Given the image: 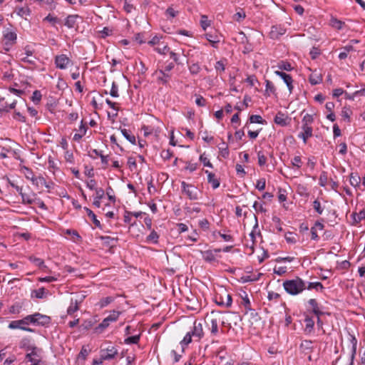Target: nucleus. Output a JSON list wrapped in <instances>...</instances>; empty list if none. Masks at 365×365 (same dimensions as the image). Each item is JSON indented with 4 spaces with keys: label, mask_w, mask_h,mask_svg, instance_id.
I'll use <instances>...</instances> for the list:
<instances>
[{
    "label": "nucleus",
    "mask_w": 365,
    "mask_h": 365,
    "mask_svg": "<svg viewBox=\"0 0 365 365\" xmlns=\"http://www.w3.org/2000/svg\"><path fill=\"white\" fill-rule=\"evenodd\" d=\"M49 322L50 317L40 313H35L31 315H28L22 319L11 322L9 324V328L11 329H20L32 332L34 331L32 329L26 327L24 325H29L30 324L45 325Z\"/></svg>",
    "instance_id": "nucleus-1"
},
{
    "label": "nucleus",
    "mask_w": 365,
    "mask_h": 365,
    "mask_svg": "<svg viewBox=\"0 0 365 365\" xmlns=\"http://www.w3.org/2000/svg\"><path fill=\"white\" fill-rule=\"evenodd\" d=\"M283 287L290 295H297L306 289V282L299 277L284 281Z\"/></svg>",
    "instance_id": "nucleus-2"
},
{
    "label": "nucleus",
    "mask_w": 365,
    "mask_h": 365,
    "mask_svg": "<svg viewBox=\"0 0 365 365\" xmlns=\"http://www.w3.org/2000/svg\"><path fill=\"white\" fill-rule=\"evenodd\" d=\"M203 335L204 332L202 323L195 321L192 330L186 334L181 343L185 345H187L192 341V336L196 337L197 340H200Z\"/></svg>",
    "instance_id": "nucleus-3"
},
{
    "label": "nucleus",
    "mask_w": 365,
    "mask_h": 365,
    "mask_svg": "<svg viewBox=\"0 0 365 365\" xmlns=\"http://www.w3.org/2000/svg\"><path fill=\"white\" fill-rule=\"evenodd\" d=\"M120 314L119 312L113 311L95 328V331L98 334L102 333L111 322H115L118 319Z\"/></svg>",
    "instance_id": "nucleus-4"
},
{
    "label": "nucleus",
    "mask_w": 365,
    "mask_h": 365,
    "mask_svg": "<svg viewBox=\"0 0 365 365\" xmlns=\"http://www.w3.org/2000/svg\"><path fill=\"white\" fill-rule=\"evenodd\" d=\"M3 38L6 46L5 50L9 51L11 46L16 43L17 35L15 31L6 29L4 32Z\"/></svg>",
    "instance_id": "nucleus-5"
},
{
    "label": "nucleus",
    "mask_w": 365,
    "mask_h": 365,
    "mask_svg": "<svg viewBox=\"0 0 365 365\" xmlns=\"http://www.w3.org/2000/svg\"><path fill=\"white\" fill-rule=\"evenodd\" d=\"M182 192L185 193L190 200H195L197 199V188L182 181L181 182Z\"/></svg>",
    "instance_id": "nucleus-6"
},
{
    "label": "nucleus",
    "mask_w": 365,
    "mask_h": 365,
    "mask_svg": "<svg viewBox=\"0 0 365 365\" xmlns=\"http://www.w3.org/2000/svg\"><path fill=\"white\" fill-rule=\"evenodd\" d=\"M101 360H110L114 359L118 354V349L113 345H109L100 351Z\"/></svg>",
    "instance_id": "nucleus-7"
},
{
    "label": "nucleus",
    "mask_w": 365,
    "mask_h": 365,
    "mask_svg": "<svg viewBox=\"0 0 365 365\" xmlns=\"http://www.w3.org/2000/svg\"><path fill=\"white\" fill-rule=\"evenodd\" d=\"M41 349L36 347V350H31L26 354V359L30 361L32 365H39L41 362L40 354Z\"/></svg>",
    "instance_id": "nucleus-8"
},
{
    "label": "nucleus",
    "mask_w": 365,
    "mask_h": 365,
    "mask_svg": "<svg viewBox=\"0 0 365 365\" xmlns=\"http://www.w3.org/2000/svg\"><path fill=\"white\" fill-rule=\"evenodd\" d=\"M71 63V59L66 54L58 55L55 57L56 66L59 69H66Z\"/></svg>",
    "instance_id": "nucleus-9"
},
{
    "label": "nucleus",
    "mask_w": 365,
    "mask_h": 365,
    "mask_svg": "<svg viewBox=\"0 0 365 365\" xmlns=\"http://www.w3.org/2000/svg\"><path fill=\"white\" fill-rule=\"evenodd\" d=\"M274 73L282 78V79L284 81L285 84L287 85L288 90L289 91V93H292L294 86H293V79L292 77L283 71H275Z\"/></svg>",
    "instance_id": "nucleus-10"
},
{
    "label": "nucleus",
    "mask_w": 365,
    "mask_h": 365,
    "mask_svg": "<svg viewBox=\"0 0 365 365\" xmlns=\"http://www.w3.org/2000/svg\"><path fill=\"white\" fill-rule=\"evenodd\" d=\"M287 29L281 25L272 26L269 32L270 38L277 39L282 35L285 34Z\"/></svg>",
    "instance_id": "nucleus-11"
},
{
    "label": "nucleus",
    "mask_w": 365,
    "mask_h": 365,
    "mask_svg": "<svg viewBox=\"0 0 365 365\" xmlns=\"http://www.w3.org/2000/svg\"><path fill=\"white\" fill-rule=\"evenodd\" d=\"M205 36L212 47H218V43L220 42V36L216 31L207 33Z\"/></svg>",
    "instance_id": "nucleus-12"
},
{
    "label": "nucleus",
    "mask_w": 365,
    "mask_h": 365,
    "mask_svg": "<svg viewBox=\"0 0 365 365\" xmlns=\"http://www.w3.org/2000/svg\"><path fill=\"white\" fill-rule=\"evenodd\" d=\"M19 346L21 349L26 350L27 352L31 350H36L37 347L34 343H32L31 339L29 337L22 339L19 343Z\"/></svg>",
    "instance_id": "nucleus-13"
},
{
    "label": "nucleus",
    "mask_w": 365,
    "mask_h": 365,
    "mask_svg": "<svg viewBox=\"0 0 365 365\" xmlns=\"http://www.w3.org/2000/svg\"><path fill=\"white\" fill-rule=\"evenodd\" d=\"M226 300H224L222 295L217 296L215 298V302L220 306H225L230 307L232 305V299L230 294H225Z\"/></svg>",
    "instance_id": "nucleus-14"
},
{
    "label": "nucleus",
    "mask_w": 365,
    "mask_h": 365,
    "mask_svg": "<svg viewBox=\"0 0 365 365\" xmlns=\"http://www.w3.org/2000/svg\"><path fill=\"white\" fill-rule=\"evenodd\" d=\"M20 171L22 174L24 175L26 179L31 180L34 184L35 183L36 177L31 169L25 165H21Z\"/></svg>",
    "instance_id": "nucleus-15"
},
{
    "label": "nucleus",
    "mask_w": 365,
    "mask_h": 365,
    "mask_svg": "<svg viewBox=\"0 0 365 365\" xmlns=\"http://www.w3.org/2000/svg\"><path fill=\"white\" fill-rule=\"evenodd\" d=\"M308 304L311 307L312 312L316 316L323 315L324 314V312L321 309V306L319 304V303L317 302V299H310L308 301Z\"/></svg>",
    "instance_id": "nucleus-16"
},
{
    "label": "nucleus",
    "mask_w": 365,
    "mask_h": 365,
    "mask_svg": "<svg viewBox=\"0 0 365 365\" xmlns=\"http://www.w3.org/2000/svg\"><path fill=\"white\" fill-rule=\"evenodd\" d=\"M155 73L159 74L157 78L158 82L163 85H166L170 79V75L163 69L155 71Z\"/></svg>",
    "instance_id": "nucleus-17"
},
{
    "label": "nucleus",
    "mask_w": 365,
    "mask_h": 365,
    "mask_svg": "<svg viewBox=\"0 0 365 365\" xmlns=\"http://www.w3.org/2000/svg\"><path fill=\"white\" fill-rule=\"evenodd\" d=\"M303 132L299 134V138H302L304 143H307V140L312 136V128L311 126H307V125H302Z\"/></svg>",
    "instance_id": "nucleus-18"
},
{
    "label": "nucleus",
    "mask_w": 365,
    "mask_h": 365,
    "mask_svg": "<svg viewBox=\"0 0 365 365\" xmlns=\"http://www.w3.org/2000/svg\"><path fill=\"white\" fill-rule=\"evenodd\" d=\"M218 321L219 320L217 318V317L215 316L214 312H212L211 316H210V324H211L210 331H211V334L214 336L217 335L218 333Z\"/></svg>",
    "instance_id": "nucleus-19"
},
{
    "label": "nucleus",
    "mask_w": 365,
    "mask_h": 365,
    "mask_svg": "<svg viewBox=\"0 0 365 365\" xmlns=\"http://www.w3.org/2000/svg\"><path fill=\"white\" fill-rule=\"evenodd\" d=\"M309 81L312 85L319 84L322 81V76L319 72L314 71L309 76Z\"/></svg>",
    "instance_id": "nucleus-20"
},
{
    "label": "nucleus",
    "mask_w": 365,
    "mask_h": 365,
    "mask_svg": "<svg viewBox=\"0 0 365 365\" xmlns=\"http://www.w3.org/2000/svg\"><path fill=\"white\" fill-rule=\"evenodd\" d=\"M205 173L207 175V182L211 184L213 189H217L220 187V181L215 177V175L208 170H205Z\"/></svg>",
    "instance_id": "nucleus-21"
},
{
    "label": "nucleus",
    "mask_w": 365,
    "mask_h": 365,
    "mask_svg": "<svg viewBox=\"0 0 365 365\" xmlns=\"http://www.w3.org/2000/svg\"><path fill=\"white\" fill-rule=\"evenodd\" d=\"M287 120L288 118L282 112H278L274 119V123L281 126L287 125Z\"/></svg>",
    "instance_id": "nucleus-22"
},
{
    "label": "nucleus",
    "mask_w": 365,
    "mask_h": 365,
    "mask_svg": "<svg viewBox=\"0 0 365 365\" xmlns=\"http://www.w3.org/2000/svg\"><path fill=\"white\" fill-rule=\"evenodd\" d=\"M79 16L78 15H69L65 19V26L69 29H73L76 25L77 19Z\"/></svg>",
    "instance_id": "nucleus-23"
},
{
    "label": "nucleus",
    "mask_w": 365,
    "mask_h": 365,
    "mask_svg": "<svg viewBox=\"0 0 365 365\" xmlns=\"http://www.w3.org/2000/svg\"><path fill=\"white\" fill-rule=\"evenodd\" d=\"M351 347L350 349V365L354 364V359L356 353L357 341L355 337L351 338Z\"/></svg>",
    "instance_id": "nucleus-24"
},
{
    "label": "nucleus",
    "mask_w": 365,
    "mask_h": 365,
    "mask_svg": "<svg viewBox=\"0 0 365 365\" xmlns=\"http://www.w3.org/2000/svg\"><path fill=\"white\" fill-rule=\"evenodd\" d=\"M120 132L122 135L132 144L135 145L136 143L135 137L130 133V131L126 130L125 128H121Z\"/></svg>",
    "instance_id": "nucleus-25"
},
{
    "label": "nucleus",
    "mask_w": 365,
    "mask_h": 365,
    "mask_svg": "<svg viewBox=\"0 0 365 365\" xmlns=\"http://www.w3.org/2000/svg\"><path fill=\"white\" fill-rule=\"evenodd\" d=\"M150 233L146 237V242L153 244H158L159 240V235L154 230H150Z\"/></svg>",
    "instance_id": "nucleus-26"
},
{
    "label": "nucleus",
    "mask_w": 365,
    "mask_h": 365,
    "mask_svg": "<svg viewBox=\"0 0 365 365\" xmlns=\"http://www.w3.org/2000/svg\"><path fill=\"white\" fill-rule=\"evenodd\" d=\"M304 322H305V329H304L305 332L311 333L314 328V320L312 319V318L307 316L304 319Z\"/></svg>",
    "instance_id": "nucleus-27"
},
{
    "label": "nucleus",
    "mask_w": 365,
    "mask_h": 365,
    "mask_svg": "<svg viewBox=\"0 0 365 365\" xmlns=\"http://www.w3.org/2000/svg\"><path fill=\"white\" fill-rule=\"evenodd\" d=\"M342 49L343 51L339 54V58L341 60L345 59L348 56L349 53L354 51V47L352 45H346Z\"/></svg>",
    "instance_id": "nucleus-28"
},
{
    "label": "nucleus",
    "mask_w": 365,
    "mask_h": 365,
    "mask_svg": "<svg viewBox=\"0 0 365 365\" xmlns=\"http://www.w3.org/2000/svg\"><path fill=\"white\" fill-rule=\"evenodd\" d=\"M241 304L246 309V312H247L248 311L252 310L251 302H250L249 297H248V295H247V294L246 292H244V296H242Z\"/></svg>",
    "instance_id": "nucleus-29"
},
{
    "label": "nucleus",
    "mask_w": 365,
    "mask_h": 365,
    "mask_svg": "<svg viewBox=\"0 0 365 365\" xmlns=\"http://www.w3.org/2000/svg\"><path fill=\"white\" fill-rule=\"evenodd\" d=\"M202 258L208 262H214L216 259L215 255L211 250H207L202 252Z\"/></svg>",
    "instance_id": "nucleus-30"
},
{
    "label": "nucleus",
    "mask_w": 365,
    "mask_h": 365,
    "mask_svg": "<svg viewBox=\"0 0 365 365\" xmlns=\"http://www.w3.org/2000/svg\"><path fill=\"white\" fill-rule=\"evenodd\" d=\"M300 349L303 351H308L309 352H312L313 347H312V341L311 340H304L302 341L300 344Z\"/></svg>",
    "instance_id": "nucleus-31"
},
{
    "label": "nucleus",
    "mask_w": 365,
    "mask_h": 365,
    "mask_svg": "<svg viewBox=\"0 0 365 365\" xmlns=\"http://www.w3.org/2000/svg\"><path fill=\"white\" fill-rule=\"evenodd\" d=\"M178 14L179 11L175 10L174 8L172 6L168 7L165 12V16L169 20L176 17L178 15Z\"/></svg>",
    "instance_id": "nucleus-32"
},
{
    "label": "nucleus",
    "mask_w": 365,
    "mask_h": 365,
    "mask_svg": "<svg viewBox=\"0 0 365 365\" xmlns=\"http://www.w3.org/2000/svg\"><path fill=\"white\" fill-rule=\"evenodd\" d=\"M88 215L91 218L93 224L97 227H101V224L100 222V221L96 218V215L93 213V212L86 207L85 208Z\"/></svg>",
    "instance_id": "nucleus-33"
},
{
    "label": "nucleus",
    "mask_w": 365,
    "mask_h": 365,
    "mask_svg": "<svg viewBox=\"0 0 365 365\" xmlns=\"http://www.w3.org/2000/svg\"><path fill=\"white\" fill-rule=\"evenodd\" d=\"M89 353L90 349L88 348V346H83L81 349V351L78 355V359L85 361L87 356H88Z\"/></svg>",
    "instance_id": "nucleus-34"
},
{
    "label": "nucleus",
    "mask_w": 365,
    "mask_h": 365,
    "mask_svg": "<svg viewBox=\"0 0 365 365\" xmlns=\"http://www.w3.org/2000/svg\"><path fill=\"white\" fill-rule=\"evenodd\" d=\"M266 89L265 95L269 96L270 94H273L275 92V87L274 84L269 80H266Z\"/></svg>",
    "instance_id": "nucleus-35"
},
{
    "label": "nucleus",
    "mask_w": 365,
    "mask_h": 365,
    "mask_svg": "<svg viewBox=\"0 0 365 365\" xmlns=\"http://www.w3.org/2000/svg\"><path fill=\"white\" fill-rule=\"evenodd\" d=\"M114 301V297H106L101 299V300L98 302V305L101 308H103L108 304H110L111 302Z\"/></svg>",
    "instance_id": "nucleus-36"
},
{
    "label": "nucleus",
    "mask_w": 365,
    "mask_h": 365,
    "mask_svg": "<svg viewBox=\"0 0 365 365\" xmlns=\"http://www.w3.org/2000/svg\"><path fill=\"white\" fill-rule=\"evenodd\" d=\"M29 259L40 268H46V266L44 264L43 260L41 259V258L31 256V257H29Z\"/></svg>",
    "instance_id": "nucleus-37"
},
{
    "label": "nucleus",
    "mask_w": 365,
    "mask_h": 365,
    "mask_svg": "<svg viewBox=\"0 0 365 365\" xmlns=\"http://www.w3.org/2000/svg\"><path fill=\"white\" fill-rule=\"evenodd\" d=\"M324 288L322 284L319 282H309L307 284H306V289H322Z\"/></svg>",
    "instance_id": "nucleus-38"
},
{
    "label": "nucleus",
    "mask_w": 365,
    "mask_h": 365,
    "mask_svg": "<svg viewBox=\"0 0 365 365\" xmlns=\"http://www.w3.org/2000/svg\"><path fill=\"white\" fill-rule=\"evenodd\" d=\"M140 340V335H135L132 336H128L124 340V343L126 344H137L139 342Z\"/></svg>",
    "instance_id": "nucleus-39"
},
{
    "label": "nucleus",
    "mask_w": 365,
    "mask_h": 365,
    "mask_svg": "<svg viewBox=\"0 0 365 365\" xmlns=\"http://www.w3.org/2000/svg\"><path fill=\"white\" fill-rule=\"evenodd\" d=\"M349 182L352 186L356 187L359 185L360 182V177L357 174L351 173L350 175Z\"/></svg>",
    "instance_id": "nucleus-40"
},
{
    "label": "nucleus",
    "mask_w": 365,
    "mask_h": 365,
    "mask_svg": "<svg viewBox=\"0 0 365 365\" xmlns=\"http://www.w3.org/2000/svg\"><path fill=\"white\" fill-rule=\"evenodd\" d=\"M258 164L260 167L264 166L267 163V157L262 151L257 152Z\"/></svg>",
    "instance_id": "nucleus-41"
},
{
    "label": "nucleus",
    "mask_w": 365,
    "mask_h": 365,
    "mask_svg": "<svg viewBox=\"0 0 365 365\" xmlns=\"http://www.w3.org/2000/svg\"><path fill=\"white\" fill-rule=\"evenodd\" d=\"M200 25L203 30H206V29L210 26V21L208 20V18L207 16L202 15L201 16Z\"/></svg>",
    "instance_id": "nucleus-42"
},
{
    "label": "nucleus",
    "mask_w": 365,
    "mask_h": 365,
    "mask_svg": "<svg viewBox=\"0 0 365 365\" xmlns=\"http://www.w3.org/2000/svg\"><path fill=\"white\" fill-rule=\"evenodd\" d=\"M78 309V305L77 300L75 301V302H71L70 306L68 307L67 309V313L70 315L73 314L74 312H76Z\"/></svg>",
    "instance_id": "nucleus-43"
},
{
    "label": "nucleus",
    "mask_w": 365,
    "mask_h": 365,
    "mask_svg": "<svg viewBox=\"0 0 365 365\" xmlns=\"http://www.w3.org/2000/svg\"><path fill=\"white\" fill-rule=\"evenodd\" d=\"M278 68L281 70H284L287 71H292L293 69L291 64L286 61H281L280 63H279Z\"/></svg>",
    "instance_id": "nucleus-44"
},
{
    "label": "nucleus",
    "mask_w": 365,
    "mask_h": 365,
    "mask_svg": "<svg viewBox=\"0 0 365 365\" xmlns=\"http://www.w3.org/2000/svg\"><path fill=\"white\" fill-rule=\"evenodd\" d=\"M245 12L242 9H241L240 11H237L236 14H234L233 19L236 21L240 22L245 18Z\"/></svg>",
    "instance_id": "nucleus-45"
},
{
    "label": "nucleus",
    "mask_w": 365,
    "mask_h": 365,
    "mask_svg": "<svg viewBox=\"0 0 365 365\" xmlns=\"http://www.w3.org/2000/svg\"><path fill=\"white\" fill-rule=\"evenodd\" d=\"M0 150V158L2 159L6 158L9 153H13L14 154L16 153L15 151L12 150L11 148H6L5 147L1 148Z\"/></svg>",
    "instance_id": "nucleus-46"
},
{
    "label": "nucleus",
    "mask_w": 365,
    "mask_h": 365,
    "mask_svg": "<svg viewBox=\"0 0 365 365\" xmlns=\"http://www.w3.org/2000/svg\"><path fill=\"white\" fill-rule=\"evenodd\" d=\"M249 120L251 123H259V124H263V121H264L262 120V118L259 115H252L250 117Z\"/></svg>",
    "instance_id": "nucleus-47"
},
{
    "label": "nucleus",
    "mask_w": 365,
    "mask_h": 365,
    "mask_svg": "<svg viewBox=\"0 0 365 365\" xmlns=\"http://www.w3.org/2000/svg\"><path fill=\"white\" fill-rule=\"evenodd\" d=\"M189 71L191 74L196 75L200 71V66L198 63H192L189 66Z\"/></svg>",
    "instance_id": "nucleus-48"
},
{
    "label": "nucleus",
    "mask_w": 365,
    "mask_h": 365,
    "mask_svg": "<svg viewBox=\"0 0 365 365\" xmlns=\"http://www.w3.org/2000/svg\"><path fill=\"white\" fill-rule=\"evenodd\" d=\"M313 208L319 215H322L324 211V209L322 207L321 203L318 200H315L313 202Z\"/></svg>",
    "instance_id": "nucleus-49"
},
{
    "label": "nucleus",
    "mask_w": 365,
    "mask_h": 365,
    "mask_svg": "<svg viewBox=\"0 0 365 365\" xmlns=\"http://www.w3.org/2000/svg\"><path fill=\"white\" fill-rule=\"evenodd\" d=\"M41 97H42V96H41V92L39 91L36 90V91H34L32 96H31V100L35 103H38L41 99Z\"/></svg>",
    "instance_id": "nucleus-50"
},
{
    "label": "nucleus",
    "mask_w": 365,
    "mask_h": 365,
    "mask_svg": "<svg viewBox=\"0 0 365 365\" xmlns=\"http://www.w3.org/2000/svg\"><path fill=\"white\" fill-rule=\"evenodd\" d=\"M22 198V202L26 205H31L34 202V199L31 198L29 195L22 192V195H20Z\"/></svg>",
    "instance_id": "nucleus-51"
},
{
    "label": "nucleus",
    "mask_w": 365,
    "mask_h": 365,
    "mask_svg": "<svg viewBox=\"0 0 365 365\" xmlns=\"http://www.w3.org/2000/svg\"><path fill=\"white\" fill-rule=\"evenodd\" d=\"M142 130L143 131L145 136H148L149 135L152 134L154 131L157 133V130H155L153 127L148 125H143L142 127Z\"/></svg>",
    "instance_id": "nucleus-52"
},
{
    "label": "nucleus",
    "mask_w": 365,
    "mask_h": 365,
    "mask_svg": "<svg viewBox=\"0 0 365 365\" xmlns=\"http://www.w3.org/2000/svg\"><path fill=\"white\" fill-rule=\"evenodd\" d=\"M200 160L203 163L204 166L212 168V164L210 162V160L205 156V153L200 156Z\"/></svg>",
    "instance_id": "nucleus-53"
},
{
    "label": "nucleus",
    "mask_w": 365,
    "mask_h": 365,
    "mask_svg": "<svg viewBox=\"0 0 365 365\" xmlns=\"http://www.w3.org/2000/svg\"><path fill=\"white\" fill-rule=\"evenodd\" d=\"M110 95L112 96V97H114V98H117L119 96V94H118V86L115 84V82H113L112 83V87H111V89L110 91Z\"/></svg>",
    "instance_id": "nucleus-54"
},
{
    "label": "nucleus",
    "mask_w": 365,
    "mask_h": 365,
    "mask_svg": "<svg viewBox=\"0 0 365 365\" xmlns=\"http://www.w3.org/2000/svg\"><path fill=\"white\" fill-rule=\"evenodd\" d=\"M302 159H301L300 156H295L292 160V165L294 167H296L297 169H299L302 167Z\"/></svg>",
    "instance_id": "nucleus-55"
},
{
    "label": "nucleus",
    "mask_w": 365,
    "mask_h": 365,
    "mask_svg": "<svg viewBox=\"0 0 365 365\" xmlns=\"http://www.w3.org/2000/svg\"><path fill=\"white\" fill-rule=\"evenodd\" d=\"M314 119H313V117L312 115L310 114H306L303 119H302V123H303V125H307V126H310V124L312 123Z\"/></svg>",
    "instance_id": "nucleus-56"
},
{
    "label": "nucleus",
    "mask_w": 365,
    "mask_h": 365,
    "mask_svg": "<svg viewBox=\"0 0 365 365\" xmlns=\"http://www.w3.org/2000/svg\"><path fill=\"white\" fill-rule=\"evenodd\" d=\"M173 153L170 150H165L161 152V157L165 160H169L173 157Z\"/></svg>",
    "instance_id": "nucleus-57"
},
{
    "label": "nucleus",
    "mask_w": 365,
    "mask_h": 365,
    "mask_svg": "<svg viewBox=\"0 0 365 365\" xmlns=\"http://www.w3.org/2000/svg\"><path fill=\"white\" fill-rule=\"evenodd\" d=\"M35 183L36 185L40 184L41 185H43L47 188L50 187V185L47 183L46 179L42 176H38V177L36 178Z\"/></svg>",
    "instance_id": "nucleus-58"
},
{
    "label": "nucleus",
    "mask_w": 365,
    "mask_h": 365,
    "mask_svg": "<svg viewBox=\"0 0 365 365\" xmlns=\"http://www.w3.org/2000/svg\"><path fill=\"white\" fill-rule=\"evenodd\" d=\"M266 181L264 178H261L257 181L256 188L262 191L265 189Z\"/></svg>",
    "instance_id": "nucleus-59"
},
{
    "label": "nucleus",
    "mask_w": 365,
    "mask_h": 365,
    "mask_svg": "<svg viewBox=\"0 0 365 365\" xmlns=\"http://www.w3.org/2000/svg\"><path fill=\"white\" fill-rule=\"evenodd\" d=\"M355 221L360 222L365 219V208L361 210L359 213L354 214Z\"/></svg>",
    "instance_id": "nucleus-60"
},
{
    "label": "nucleus",
    "mask_w": 365,
    "mask_h": 365,
    "mask_svg": "<svg viewBox=\"0 0 365 365\" xmlns=\"http://www.w3.org/2000/svg\"><path fill=\"white\" fill-rule=\"evenodd\" d=\"M319 180V184L320 186L324 187L327 185V173L325 172H323L320 175Z\"/></svg>",
    "instance_id": "nucleus-61"
},
{
    "label": "nucleus",
    "mask_w": 365,
    "mask_h": 365,
    "mask_svg": "<svg viewBox=\"0 0 365 365\" xmlns=\"http://www.w3.org/2000/svg\"><path fill=\"white\" fill-rule=\"evenodd\" d=\"M101 239L106 245H113V242L115 241V239L110 236H102Z\"/></svg>",
    "instance_id": "nucleus-62"
},
{
    "label": "nucleus",
    "mask_w": 365,
    "mask_h": 365,
    "mask_svg": "<svg viewBox=\"0 0 365 365\" xmlns=\"http://www.w3.org/2000/svg\"><path fill=\"white\" fill-rule=\"evenodd\" d=\"M344 24V22H342L339 20H337L336 19H334L331 20L332 26H334V28H336L339 30L342 29Z\"/></svg>",
    "instance_id": "nucleus-63"
},
{
    "label": "nucleus",
    "mask_w": 365,
    "mask_h": 365,
    "mask_svg": "<svg viewBox=\"0 0 365 365\" xmlns=\"http://www.w3.org/2000/svg\"><path fill=\"white\" fill-rule=\"evenodd\" d=\"M222 146L220 148V153H221V155L224 158H226L229 155L228 148H227V145H226V143L224 142L222 143Z\"/></svg>",
    "instance_id": "nucleus-64"
}]
</instances>
